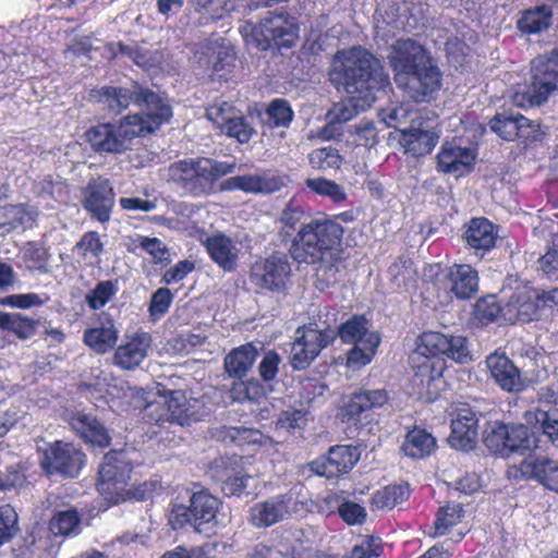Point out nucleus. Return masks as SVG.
I'll use <instances>...</instances> for the list:
<instances>
[{"instance_id": "f257e3e1", "label": "nucleus", "mask_w": 558, "mask_h": 558, "mask_svg": "<svg viewBox=\"0 0 558 558\" xmlns=\"http://www.w3.org/2000/svg\"><path fill=\"white\" fill-rule=\"evenodd\" d=\"M329 77L337 90L348 94L351 101H362V106H369L375 100L374 90L387 82L377 59L360 46L339 50L335 54ZM357 106L336 102L327 111L326 119L343 124L356 116Z\"/></svg>"}, {"instance_id": "f03ea898", "label": "nucleus", "mask_w": 558, "mask_h": 558, "mask_svg": "<svg viewBox=\"0 0 558 558\" xmlns=\"http://www.w3.org/2000/svg\"><path fill=\"white\" fill-rule=\"evenodd\" d=\"M344 233L343 226L324 216L311 218L292 238L289 254L299 264L316 266V278L328 287L338 280Z\"/></svg>"}, {"instance_id": "7ed1b4c3", "label": "nucleus", "mask_w": 558, "mask_h": 558, "mask_svg": "<svg viewBox=\"0 0 558 558\" xmlns=\"http://www.w3.org/2000/svg\"><path fill=\"white\" fill-rule=\"evenodd\" d=\"M416 353L412 381L420 388L418 393L425 395L430 402L439 399L448 387L444 377L447 364L442 355L460 364L472 360L465 337L439 331H424L418 338Z\"/></svg>"}, {"instance_id": "20e7f679", "label": "nucleus", "mask_w": 558, "mask_h": 558, "mask_svg": "<svg viewBox=\"0 0 558 558\" xmlns=\"http://www.w3.org/2000/svg\"><path fill=\"white\" fill-rule=\"evenodd\" d=\"M389 63L399 89L414 102H430L442 86V73L427 49L414 39H398Z\"/></svg>"}, {"instance_id": "39448f33", "label": "nucleus", "mask_w": 558, "mask_h": 558, "mask_svg": "<svg viewBox=\"0 0 558 558\" xmlns=\"http://www.w3.org/2000/svg\"><path fill=\"white\" fill-rule=\"evenodd\" d=\"M235 168V161H220L198 156L170 163L168 175L184 193L193 197H207L219 191V180L233 173Z\"/></svg>"}, {"instance_id": "423d86ee", "label": "nucleus", "mask_w": 558, "mask_h": 558, "mask_svg": "<svg viewBox=\"0 0 558 558\" xmlns=\"http://www.w3.org/2000/svg\"><path fill=\"white\" fill-rule=\"evenodd\" d=\"M159 395L165 398V402H148L143 410L142 418L149 426H189L209 414L203 398H187L184 390L165 389Z\"/></svg>"}, {"instance_id": "0eeeda50", "label": "nucleus", "mask_w": 558, "mask_h": 558, "mask_svg": "<svg viewBox=\"0 0 558 558\" xmlns=\"http://www.w3.org/2000/svg\"><path fill=\"white\" fill-rule=\"evenodd\" d=\"M246 41L254 44L259 50L290 49L299 37V26L294 19L283 9L267 11L257 23L246 21L241 27Z\"/></svg>"}, {"instance_id": "6e6552de", "label": "nucleus", "mask_w": 558, "mask_h": 558, "mask_svg": "<svg viewBox=\"0 0 558 558\" xmlns=\"http://www.w3.org/2000/svg\"><path fill=\"white\" fill-rule=\"evenodd\" d=\"M187 493L189 504H173L169 522L173 530L191 526L195 532L203 533L209 524L217 522L221 500L204 487Z\"/></svg>"}, {"instance_id": "1a4fd4ad", "label": "nucleus", "mask_w": 558, "mask_h": 558, "mask_svg": "<svg viewBox=\"0 0 558 558\" xmlns=\"http://www.w3.org/2000/svg\"><path fill=\"white\" fill-rule=\"evenodd\" d=\"M558 289L515 291L504 305V322L530 323L550 315L558 307Z\"/></svg>"}, {"instance_id": "9d476101", "label": "nucleus", "mask_w": 558, "mask_h": 558, "mask_svg": "<svg viewBox=\"0 0 558 558\" xmlns=\"http://www.w3.org/2000/svg\"><path fill=\"white\" fill-rule=\"evenodd\" d=\"M292 264L282 252L258 257L250 268L251 283L262 292L286 293L292 282Z\"/></svg>"}, {"instance_id": "9b49d317", "label": "nucleus", "mask_w": 558, "mask_h": 558, "mask_svg": "<svg viewBox=\"0 0 558 558\" xmlns=\"http://www.w3.org/2000/svg\"><path fill=\"white\" fill-rule=\"evenodd\" d=\"M39 466L47 477L59 475L63 478L76 477L85 465L86 456L72 442L54 440L37 448Z\"/></svg>"}, {"instance_id": "f8f14e48", "label": "nucleus", "mask_w": 558, "mask_h": 558, "mask_svg": "<svg viewBox=\"0 0 558 558\" xmlns=\"http://www.w3.org/2000/svg\"><path fill=\"white\" fill-rule=\"evenodd\" d=\"M133 465L123 450H110L98 471L97 490L109 502H122L130 484Z\"/></svg>"}, {"instance_id": "ddd939ff", "label": "nucleus", "mask_w": 558, "mask_h": 558, "mask_svg": "<svg viewBox=\"0 0 558 558\" xmlns=\"http://www.w3.org/2000/svg\"><path fill=\"white\" fill-rule=\"evenodd\" d=\"M490 130L501 140L518 142L524 147H530L545 138L539 122L531 120L520 112H497L489 121Z\"/></svg>"}, {"instance_id": "4468645a", "label": "nucleus", "mask_w": 558, "mask_h": 558, "mask_svg": "<svg viewBox=\"0 0 558 558\" xmlns=\"http://www.w3.org/2000/svg\"><path fill=\"white\" fill-rule=\"evenodd\" d=\"M389 400L385 389L360 390L351 393L340 405L337 417L349 428L361 429L373 421L372 411Z\"/></svg>"}, {"instance_id": "2eb2a0df", "label": "nucleus", "mask_w": 558, "mask_h": 558, "mask_svg": "<svg viewBox=\"0 0 558 558\" xmlns=\"http://www.w3.org/2000/svg\"><path fill=\"white\" fill-rule=\"evenodd\" d=\"M90 98L107 108L110 113H122L131 102L137 106L158 102V94L135 83L133 90L121 86H101L89 92Z\"/></svg>"}, {"instance_id": "dca6fc26", "label": "nucleus", "mask_w": 558, "mask_h": 558, "mask_svg": "<svg viewBox=\"0 0 558 558\" xmlns=\"http://www.w3.org/2000/svg\"><path fill=\"white\" fill-rule=\"evenodd\" d=\"M143 106L146 109L145 113L129 114L118 124L120 137L126 148L132 140L155 132L172 117L171 107L159 95L158 102Z\"/></svg>"}, {"instance_id": "f3484780", "label": "nucleus", "mask_w": 558, "mask_h": 558, "mask_svg": "<svg viewBox=\"0 0 558 558\" xmlns=\"http://www.w3.org/2000/svg\"><path fill=\"white\" fill-rule=\"evenodd\" d=\"M335 340V330L299 327L291 348L290 364L292 368L295 371L306 369L322 350L332 344Z\"/></svg>"}, {"instance_id": "a211bd4d", "label": "nucleus", "mask_w": 558, "mask_h": 558, "mask_svg": "<svg viewBox=\"0 0 558 558\" xmlns=\"http://www.w3.org/2000/svg\"><path fill=\"white\" fill-rule=\"evenodd\" d=\"M480 276L470 264H452L442 269L436 277V286L450 299L470 300L478 291Z\"/></svg>"}, {"instance_id": "6ab92c4d", "label": "nucleus", "mask_w": 558, "mask_h": 558, "mask_svg": "<svg viewBox=\"0 0 558 558\" xmlns=\"http://www.w3.org/2000/svg\"><path fill=\"white\" fill-rule=\"evenodd\" d=\"M81 203L92 219L101 225L108 223L116 205V192L110 180L104 177L90 179L82 190Z\"/></svg>"}, {"instance_id": "aec40b11", "label": "nucleus", "mask_w": 558, "mask_h": 558, "mask_svg": "<svg viewBox=\"0 0 558 558\" xmlns=\"http://www.w3.org/2000/svg\"><path fill=\"white\" fill-rule=\"evenodd\" d=\"M533 81L529 87L527 106H539L545 102L557 87L558 52L553 49L546 54L538 56L532 63Z\"/></svg>"}, {"instance_id": "412c9836", "label": "nucleus", "mask_w": 558, "mask_h": 558, "mask_svg": "<svg viewBox=\"0 0 558 558\" xmlns=\"http://www.w3.org/2000/svg\"><path fill=\"white\" fill-rule=\"evenodd\" d=\"M360 450L352 445L331 446L323 454L310 463L311 470L318 476L328 480L348 474L360 460Z\"/></svg>"}, {"instance_id": "4be33fe9", "label": "nucleus", "mask_w": 558, "mask_h": 558, "mask_svg": "<svg viewBox=\"0 0 558 558\" xmlns=\"http://www.w3.org/2000/svg\"><path fill=\"white\" fill-rule=\"evenodd\" d=\"M295 509L291 494H279L258 501L251 507L250 522L257 529H265L290 518Z\"/></svg>"}, {"instance_id": "5701e85b", "label": "nucleus", "mask_w": 558, "mask_h": 558, "mask_svg": "<svg viewBox=\"0 0 558 558\" xmlns=\"http://www.w3.org/2000/svg\"><path fill=\"white\" fill-rule=\"evenodd\" d=\"M498 229V226L486 217H474L464 225L462 240L466 248L483 257L496 246Z\"/></svg>"}, {"instance_id": "b1692460", "label": "nucleus", "mask_w": 558, "mask_h": 558, "mask_svg": "<svg viewBox=\"0 0 558 558\" xmlns=\"http://www.w3.org/2000/svg\"><path fill=\"white\" fill-rule=\"evenodd\" d=\"M151 343V335L147 331L141 330L126 336L124 342L114 350L113 364L122 371L135 369L147 357Z\"/></svg>"}, {"instance_id": "393cba45", "label": "nucleus", "mask_w": 558, "mask_h": 558, "mask_svg": "<svg viewBox=\"0 0 558 558\" xmlns=\"http://www.w3.org/2000/svg\"><path fill=\"white\" fill-rule=\"evenodd\" d=\"M475 158L476 155L470 147L445 142L436 155L437 170L461 177L473 170Z\"/></svg>"}, {"instance_id": "a878e982", "label": "nucleus", "mask_w": 558, "mask_h": 558, "mask_svg": "<svg viewBox=\"0 0 558 558\" xmlns=\"http://www.w3.org/2000/svg\"><path fill=\"white\" fill-rule=\"evenodd\" d=\"M284 186L280 175L243 174L230 177L219 184V191H242L247 194H271Z\"/></svg>"}, {"instance_id": "bb28decb", "label": "nucleus", "mask_w": 558, "mask_h": 558, "mask_svg": "<svg viewBox=\"0 0 558 558\" xmlns=\"http://www.w3.org/2000/svg\"><path fill=\"white\" fill-rule=\"evenodd\" d=\"M523 477L535 480L543 486L558 493V461L545 456L530 454L519 466Z\"/></svg>"}, {"instance_id": "cd10ccee", "label": "nucleus", "mask_w": 558, "mask_h": 558, "mask_svg": "<svg viewBox=\"0 0 558 558\" xmlns=\"http://www.w3.org/2000/svg\"><path fill=\"white\" fill-rule=\"evenodd\" d=\"M70 424L86 444L99 448L110 446L109 432L96 416L84 412H75L70 418Z\"/></svg>"}, {"instance_id": "c85d7f7f", "label": "nucleus", "mask_w": 558, "mask_h": 558, "mask_svg": "<svg viewBox=\"0 0 558 558\" xmlns=\"http://www.w3.org/2000/svg\"><path fill=\"white\" fill-rule=\"evenodd\" d=\"M478 418L468 403H459L451 420V438L462 448H472L477 438Z\"/></svg>"}, {"instance_id": "c756f323", "label": "nucleus", "mask_w": 558, "mask_h": 558, "mask_svg": "<svg viewBox=\"0 0 558 558\" xmlns=\"http://www.w3.org/2000/svg\"><path fill=\"white\" fill-rule=\"evenodd\" d=\"M414 120L410 128L400 130L399 143L404 150V154L421 157L426 156L433 151L438 143L439 135L433 130H424L414 126Z\"/></svg>"}, {"instance_id": "7c9ffc66", "label": "nucleus", "mask_w": 558, "mask_h": 558, "mask_svg": "<svg viewBox=\"0 0 558 558\" xmlns=\"http://www.w3.org/2000/svg\"><path fill=\"white\" fill-rule=\"evenodd\" d=\"M486 365L490 376L502 390L508 392L521 390L520 371L506 354L497 352L489 354Z\"/></svg>"}, {"instance_id": "2f4dec72", "label": "nucleus", "mask_w": 558, "mask_h": 558, "mask_svg": "<svg viewBox=\"0 0 558 558\" xmlns=\"http://www.w3.org/2000/svg\"><path fill=\"white\" fill-rule=\"evenodd\" d=\"M203 245L210 259L222 270L234 271L238 264V250L232 239L222 232L209 235L203 241Z\"/></svg>"}, {"instance_id": "473e14b6", "label": "nucleus", "mask_w": 558, "mask_h": 558, "mask_svg": "<svg viewBox=\"0 0 558 558\" xmlns=\"http://www.w3.org/2000/svg\"><path fill=\"white\" fill-rule=\"evenodd\" d=\"M437 447V439L430 432L414 425L405 433L400 451L410 459L422 460L430 457Z\"/></svg>"}, {"instance_id": "72a5a7b5", "label": "nucleus", "mask_w": 558, "mask_h": 558, "mask_svg": "<svg viewBox=\"0 0 558 558\" xmlns=\"http://www.w3.org/2000/svg\"><path fill=\"white\" fill-rule=\"evenodd\" d=\"M86 138L94 150L99 153L120 154L126 150L117 124L98 123L86 131Z\"/></svg>"}, {"instance_id": "f704fd0d", "label": "nucleus", "mask_w": 558, "mask_h": 558, "mask_svg": "<svg viewBox=\"0 0 558 558\" xmlns=\"http://www.w3.org/2000/svg\"><path fill=\"white\" fill-rule=\"evenodd\" d=\"M221 482V490L227 497H240L247 487L250 475L236 460H222L216 474Z\"/></svg>"}, {"instance_id": "c9c22d12", "label": "nucleus", "mask_w": 558, "mask_h": 558, "mask_svg": "<svg viewBox=\"0 0 558 558\" xmlns=\"http://www.w3.org/2000/svg\"><path fill=\"white\" fill-rule=\"evenodd\" d=\"M258 351L252 342L233 348L223 360L225 372L235 379L244 378L253 367Z\"/></svg>"}, {"instance_id": "e433bc0d", "label": "nucleus", "mask_w": 558, "mask_h": 558, "mask_svg": "<svg viewBox=\"0 0 558 558\" xmlns=\"http://www.w3.org/2000/svg\"><path fill=\"white\" fill-rule=\"evenodd\" d=\"M83 515L76 507L54 510L48 521V531L54 537H75L82 532Z\"/></svg>"}, {"instance_id": "4c0bfd02", "label": "nucleus", "mask_w": 558, "mask_h": 558, "mask_svg": "<svg viewBox=\"0 0 558 558\" xmlns=\"http://www.w3.org/2000/svg\"><path fill=\"white\" fill-rule=\"evenodd\" d=\"M119 331L111 318H107L99 327L84 330L83 342L97 354H105L116 348Z\"/></svg>"}, {"instance_id": "58836bf2", "label": "nucleus", "mask_w": 558, "mask_h": 558, "mask_svg": "<svg viewBox=\"0 0 558 558\" xmlns=\"http://www.w3.org/2000/svg\"><path fill=\"white\" fill-rule=\"evenodd\" d=\"M553 15V9L548 4L522 10L517 20V28L525 35L541 34L550 27Z\"/></svg>"}, {"instance_id": "ea45409f", "label": "nucleus", "mask_w": 558, "mask_h": 558, "mask_svg": "<svg viewBox=\"0 0 558 558\" xmlns=\"http://www.w3.org/2000/svg\"><path fill=\"white\" fill-rule=\"evenodd\" d=\"M37 213L27 204H8L0 206V234H7L20 227H32Z\"/></svg>"}, {"instance_id": "a19ab883", "label": "nucleus", "mask_w": 558, "mask_h": 558, "mask_svg": "<svg viewBox=\"0 0 558 558\" xmlns=\"http://www.w3.org/2000/svg\"><path fill=\"white\" fill-rule=\"evenodd\" d=\"M259 116L262 124L270 130L288 129L294 119V111L287 99L274 98Z\"/></svg>"}, {"instance_id": "79ce46f5", "label": "nucleus", "mask_w": 558, "mask_h": 558, "mask_svg": "<svg viewBox=\"0 0 558 558\" xmlns=\"http://www.w3.org/2000/svg\"><path fill=\"white\" fill-rule=\"evenodd\" d=\"M270 391V386L256 378H250L246 380H243L242 378L232 383L229 393L230 398L234 402L259 403L263 399L267 398Z\"/></svg>"}, {"instance_id": "37998d69", "label": "nucleus", "mask_w": 558, "mask_h": 558, "mask_svg": "<svg viewBox=\"0 0 558 558\" xmlns=\"http://www.w3.org/2000/svg\"><path fill=\"white\" fill-rule=\"evenodd\" d=\"M411 489L408 483L390 484L377 489L371 499V509L391 510L399 504L409 499Z\"/></svg>"}, {"instance_id": "c03bdc74", "label": "nucleus", "mask_w": 558, "mask_h": 558, "mask_svg": "<svg viewBox=\"0 0 558 558\" xmlns=\"http://www.w3.org/2000/svg\"><path fill=\"white\" fill-rule=\"evenodd\" d=\"M380 339L378 335H369L365 341L352 343L347 353V366L359 369L369 364L376 354Z\"/></svg>"}, {"instance_id": "a18cd8bd", "label": "nucleus", "mask_w": 558, "mask_h": 558, "mask_svg": "<svg viewBox=\"0 0 558 558\" xmlns=\"http://www.w3.org/2000/svg\"><path fill=\"white\" fill-rule=\"evenodd\" d=\"M504 306L497 295L487 294L476 300L472 316L482 326H487L499 317L504 319Z\"/></svg>"}, {"instance_id": "49530a36", "label": "nucleus", "mask_w": 558, "mask_h": 558, "mask_svg": "<svg viewBox=\"0 0 558 558\" xmlns=\"http://www.w3.org/2000/svg\"><path fill=\"white\" fill-rule=\"evenodd\" d=\"M307 158L310 166L318 171L339 170L343 162L339 149L331 145L313 149Z\"/></svg>"}, {"instance_id": "de8ad7c7", "label": "nucleus", "mask_w": 558, "mask_h": 558, "mask_svg": "<svg viewBox=\"0 0 558 558\" xmlns=\"http://www.w3.org/2000/svg\"><path fill=\"white\" fill-rule=\"evenodd\" d=\"M335 335L336 338L339 337L343 343L352 344L365 341L369 335L376 333L368 331L364 316L353 315L338 327Z\"/></svg>"}, {"instance_id": "09e8293b", "label": "nucleus", "mask_w": 558, "mask_h": 558, "mask_svg": "<svg viewBox=\"0 0 558 558\" xmlns=\"http://www.w3.org/2000/svg\"><path fill=\"white\" fill-rule=\"evenodd\" d=\"M328 386L317 378H305L301 381L300 402L313 409L327 400Z\"/></svg>"}, {"instance_id": "8fccbe9b", "label": "nucleus", "mask_w": 558, "mask_h": 558, "mask_svg": "<svg viewBox=\"0 0 558 558\" xmlns=\"http://www.w3.org/2000/svg\"><path fill=\"white\" fill-rule=\"evenodd\" d=\"M305 185L310 191L319 196L328 197L335 204H341L348 198L343 186L323 177L306 179Z\"/></svg>"}, {"instance_id": "3c124183", "label": "nucleus", "mask_w": 558, "mask_h": 558, "mask_svg": "<svg viewBox=\"0 0 558 558\" xmlns=\"http://www.w3.org/2000/svg\"><path fill=\"white\" fill-rule=\"evenodd\" d=\"M221 134L243 145L250 143L256 135V130L248 118L240 110L231 122L223 128Z\"/></svg>"}, {"instance_id": "603ef678", "label": "nucleus", "mask_w": 558, "mask_h": 558, "mask_svg": "<svg viewBox=\"0 0 558 558\" xmlns=\"http://www.w3.org/2000/svg\"><path fill=\"white\" fill-rule=\"evenodd\" d=\"M307 218L311 219L312 217L306 213L305 207L292 198L281 211L279 218L282 225L281 231H286L290 235L292 231H298L303 223H307Z\"/></svg>"}, {"instance_id": "864d4df0", "label": "nucleus", "mask_w": 558, "mask_h": 558, "mask_svg": "<svg viewBox=\"0 0 558 558\" xmlns=\"http://www.w3.org/2000/svg\"><path fill=\"white\" fill-rule=\"evenodd\" d=\"M240 111L231 101L215 100L206 107L205 116L221 133Z\"/></svg>"}, {"instance_id": "5fc2aeb1", "label": "nucleus", "mask_w": 558, "mask_h": 558, "mask_svg": "<svg viewBox=\"0 0 558 558\" xmlns=\"http://www.w3.org/2000/svg\"><path fill=\"white\" fill-rule=\"evenodd\" d=\"M464 510L460 504H447L438 509L434 521L437 535L447 534L463 518Z\"/></svg>"}, {"instance_id": "6e6d98bb", "label": "nucleus", "mask_w": 558, "mask_h": 558, "mask_svg": "<svg viewBox=\"0 0 558 558\" xmlns=\"http://www.w3.org/2000/svg\"><path fill=\"white\" fill-rule=\"evenodd\" d=\"M73 251L84 260L88 258L99 259L105 252V243L101 241L98 231L89 230L82 234Z\"/></svg>"}, {"instance_id": "4d7b16f0", "label": "nucleus", "mask_w": 558, "mask_h": 558, "mask_svg": "<svg viewBox=\"0 0 558 558\" xmlns=\"http://www.w3.org/2000/svg\"><path fill=\"white\" fill-rule=\"evenodd\" d=\"M50 256L49 248L39 242H27L23 248V260L31 270L46 272Z\"/></svg>"}, {"instance_id": "13d9d810", "label": "nucleus", "mask_w": 558, "mask_h": 558, "mask_svg": "<svg viewBox=\"0 0 558 558\" xmlns=\"http://www.w3.org/2000/svg\"><path fill=\"white\" fill-rule=\"evenodd\" d=\"M507 456L512 452H525L531 449L533 439L527 426L507 424Z\"/></svg>"}, {"instance_id": "bf43d9fd", "label": "nucleus", "mask_w": 558, "mask_h": 558, "mask_svg": "<svg viewBox=\"0 0 558 558\" xmlns=\"http://www.w3.org/2000/svg\"><path fill=\"white\" fill-rule=\"evenodd\" d=\"M231 440L241 448L266 447L271 444V438L260 430L246 427H232L229 432Z\"/></svg>"}, {"instance_id": "052dcab7", "label": "nucleus", "mask_w": 558, "mask_h": 558, "mask_svg": "<svg viewBox=\"0 0 558 558\" xmlns=\"http://www.w3.org/2000/svg\"><path fill=\"white\" fill-rule=\"evenodd\" d=\"M20 532L19 514L14 507L5 504L0 506V548L10 543Z\"/></svg>"}, {"instance_id": "680f3d73", "label": "nucleus", "mask_w": 558, "mask_h": 558, "mask_svg": "<svg viewBox=\"0 0 558 558\" xmlns=\"http://www.w3.org/2000/svg\"><path fill=\"white\" fill-rule=\"evenodd\" d=\"M39 325V320L21 313H8V324L4 330L15 335L21 340L32 338Z\"/></svg>"}, {"instance_id": "e2e57ef3", "label": "nucleus", "mask_w": 558, "mask_h": 558, "mask_svg": "<svg viewBox=\"0 0 558 558\" xmlns=\"http://www.w3.org/2000/svg\"><path fill=\"white\" fill-rule=\"evenodd\" d=\"M118 292L117 282L113 280L99 281L86 295V302L90 310L102 308Z\"/></svg>"}, {"instance_id": "0e129e2a", "label": "nucleus", "mask_w": 558, "mask_h": 558, "mask_svg": "<svg viewBox=\"0 0 558 558\" xmlns=\"http://www.w3.org/2000/svg\"><path fill=\"white\" fill-rule=\"evenodd\" d=\"M307 424V411L289 409L281 411L276 421V428L294 434L303 430Z\"/></svg>"}, {"instance_id": "69168bd1", "label": "nucleus", "mask_w": 558, "mask_h": 558, "mask_svg": "<svg viewBox=\"0 0 558 558\" xmlns=\"http://www.w3.org/2000/svg\"><path fill=\"white\" fill-rule=\"evenodd\" d=\"M174 295L171 290L167 287L158 288L150 296V302L148 306V313L153 320H158L163 317L172 302Z\"/></svg>"}, {"instance_id": "338daca9", "label": "nucleus", "mask_w": 558, "mask_h": 558, "mask_svg": "<svg viewBox=\"0 0 558 558\" xmlns=\"http://www.w3.org/2000/svg\"><path fill=\"white\" fill-rule=\"evenodd\" d=\"M507 424L498 423L484 436V445L492 453L507 456Z\"/></svg>"}, {"instance_id": "774afa93", "label": "nucleus", "mask_w": 558, "mask_h": 558, "mask_svg": "<svg viewBox=\"0 0 558 558\" xmlns=\"http://www.w3.org/2000/svg\"><path fill=\"white\" fill-rule=\"evenodd\" d=\"M235 53L227 47H221L218 50L217 59L213 64V73L218 77V80L228 82L235 68Z\"/></svg>"}]
</instances>
